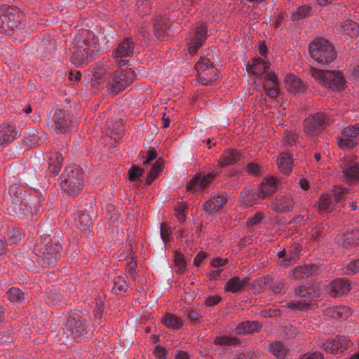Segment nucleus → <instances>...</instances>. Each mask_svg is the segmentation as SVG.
Wrapping results in <instances>:
<instances>
[{
    "instance_id": "obj_1",
    "label": "nucleus",
    "mask_w": 359,
    "mask_h": 359,
    "mask_svg": "<svg viewBox=\"0 0 359 359\" xmlns=\"http://www.w3.org/2000/svg\"><path fill=\"white\" fill-rule=\"evenodd\" d=\"M97 50V44L92 32L79 35L72 43V62L75 65L88 63Z\"/></svg>"
},
{
    "instance_id": "obj_2",
    "label": "nucleus",
    "mask_w": 359,
    "mask_h": 359,
    "mask_svg": "<svg viewBox=\"0 0 359 359\" xmlns=\"http://www.w3.org/2000/svg\"><path fill=\"white\" fill-rule=\"evenodd\" d=\"M61 245L58 238L53 237L47 240L44 238L36 245L38 262L44 267H53L60 257Z\"/></svg>"
},
{
    "instance_id": "obj_3",
    "label": "nucleus",
    "mask_w": 359,
    "mask_h": 359,
    "mask_svg": "<svg viewBox=\"0 0 359 359\" xmlns=\"http://www.w3.org/2000/svg\"><path fill=\"white\" fill-rule=\"evenodd\" d=\"M85 182V175L77 165L65 168L61 176V187L68 194L76 196L82 190Z\"/></svg>"
},
{
    "instance_id": "obj_4",
    "label": "nucleus",
    "mask_w": 359,
    "mask_h": 359,
    "mask_svg": "<svg viewBox=\"0 0 359 359\" xmlns=\"http://www.w3.org/2000/svg\"><path fill=\"white\" fill-rule=\"evenodd\" d=\"M309 72L317 83L327 89L339 91L345 88V79L339 72L320 70L310 67Z\"/></svg>"
},
{
    "instance_id": "obj_5",
    "label": "nucleus",
    "mask_w": 359,
    "mask_h": 359,
    "mask_svg": "<svg viewBox=\"0 0 359 359\" xmlns=\"http://www.w3.org/2000/svg\"><path fill=\"white\" fill-rule=\"evenodd\" d=\"M309 51L312 59L323 65L333 62L337 57L334 46L323 38L314 39L309 45Z\"/></svg>"
},
{
    "instance_id": "obj_6",
    "label": "nucleus",
    "mask_w": 359,
    "mask_h": 359,
    "mask_svg": "<svg viewBox=\"0 0 359 359\" xmlns=\"http://www.w3.org/2000/svg\"><path fill=\"white\" fill-rule=\"evenodd\" d=\"M66 330L70 333L71 339L83 340L90 337L93 332L88 320L77 312L72 313L66 321Z\"/></svg>"
},
{
    "instance_id": "obj_7",
    "label": "nucleus",
    "mask_w": 359,
    "mask_h": 359,
    "mask_svg": "<svg viewBox=\"0 0 359 359\" xmlns=\"http://www.w3.org/2000/svg\"><path fill=\"white\" fill-rule=\"evenodd\" d=\"M22 27L19 8L9 6L0 7V33L9 34Z\"/></svg>"
},
{
    "instance_id": "obj_8",
    "label": "nucleus",
    "mask_w": 359,
    "mask_h": 359,
    "mask_svg": "<svg viewBox=\"0 0 359 359\" xmlns=\"http://www.w3.org/2000/svg\"><path fill=\"white\" fill-rule=\"evenodd\" d=\"M135 79V73L132 69H119L113 73L109 83L107 91L112 95H116L131 84Z\"/></svg>"
},
{
    "instance_id": "obj_9",
    "label": "nucleus",
    "mask_w": 359,
    "mask_h": 359,
    "mask_svg": "<svg viewBox=\"0 0 359 359\" xmlns=\"http://www.w3.org/2000/svg\"><path fill=\"white\" fill-rule=\"evenodd\" d=\"M197 72V81L202 85H208L217 79V69L215 68L209 59L202 57L195 65Z\"/></svg>"
},
{
    "instance_id": "obj_10",
    "label": "nucleus",
    "mask_w": 359,
    "mask_h": 359,
    "mask_svg": "<svg viewBox=\"0 0 359 359\" xmlns=\"http://www.w3.org/2000/svg\"><path fill=\"white\" fill-rule=\"evenodd\" d=\"M134 48V42L129 39H124L117 44L113 50L112 57L118 67H121L127 65V58L133 55Z\"/></svg>"
},
{
    "instance_id": "obj_11",
    "label": "nucleus",
    "mask_w": 359,
    "mask_h": 359,
    "mask_svg": "<svg viewBox=\"0 0 359 359\" xmlns=\"http://www.w3.org/2000/svg\"><path fill=\"white\" fill-rule=\"evenodd\" d=\"M341 137L337 138V143L340 148L352 149L358 144L359 136V123L348 125L341 130Z\"/></svg>"
},
{
    "instance_id": "obj_12",
    "label": "nucleus",
    "mask_w": 359,
    "mask_h": 359,
    "mask_svg": "<svg viewBox=\"0 0 359 359\" xmlns=\"http://www.w3.org/2000/svg\"><path fill=\"white\" fill-rule=\"evenodd\" d=\"M207 39V29L203 24H196L189 33L188 39L190 44L187 48L190 55H194Z\"/></svg>"
},
{
    "instance_id": "obj_13",
    "label": "nucleus",
    "mask_w": 359,
    "mask_h": 359,
    "mask_svg": "<svg viewBox=\"0 0 359 359\" xmlns=\"http://www.w3.org/2000/svg\"><path fill=\"white\" fill-rule=\"evenodd\" d=\"M328 124V119L323 112H318L306 118L304 121L305 133L309 135H315L318 130L325 128Z\"/></svg>"
},
{
    "instance_id": "obj_14",
    "label": "nucleus",
    "mask_w": 359,
    "mask_h": 359,
    "mask_svg": "<svg viewBox=\"0 0 359 359\" xmlns=\"http://www.w3.org/2000/svg\"><path fill=\"white\" fill-rule=\"evenodd\" d=\"M217 171L213 170L208 174L198 173L190 180L187 189L190 191H196L208 187L212 182L213 178L218 175Z\"/></svg>"
},
{
    "instance_id": "obj_15",
    "label": "nucleus",
    "mask_w": 359,
    "mask_h": 359,
    "mask_svg": "<svg viewBox=\"0 0 359 359\" xmlns=\"http://www.w3.org/2000/svg\"><path fill=\"white\" fill-rule=\"evenodd\" d=\"M326 352L332 354L343 353L352 346L351 341L344 337L327 339L322 345H320Z\"/></svg>"
},
{
    "instance_id": "obj_16",
    "label": "nucleus",
    "mask_w": 359,
    "mask_h": 359,
    "mask_svg": "<svg viewBox=\"0 0 359 359\" xmlns=\"http://www.w3.org/2000/svg\"><path fill=\"white\" fill-rule=\"evenodd\" d=\"M20 130L11 123L0 124V148L6 147L20 136Z\"/></svg>"
},
{
    "instance_id": "obj_17",
    "label": "nucleus",
    "mask_w": 359,
    "mask_h": 359,
    "mask_svg": "<svg viewBox=\"0 0 359 359\" xmlns=\"http://www.w3.org/2000/svg\"><path fill=\"white\" fill-rule=\"evenodd\" d=\"M270 66L271 64L268 60L262 57H254L248 62L246 68L249 73L266 77L267 73L271 72Z\"/></svg>"
},
{
    "instance_id": "obj_18",
    "label": "nucleus",
    "mask_w": 359,
    "mask_h": 359,
    "mask_svg": "<svg viewBox=\"0 0 359 359\" xmlns=\"http://www.w3.org/2000/svg\"><path fill=\"white\" fill-rule=\"evenodd\" d=\"M71 120L63 110L57 111L53 117L52 128L57 133H65L70 128Z\"/></svg>"
},
{
    "instance_id": "obj_19",
    "label": "nucleus",
    "mask_w": 359,
    "mask_h": 359,
    "mask_svg": "<svg viewBox=\"0 0 359 359\" xmlns=\"http://www.w3.org/2000/svg\"><path fill=\"white\" fill-rule=\"evenodd\" d=\"M227 203V196L225 193H217L204 203L203 210L206 212H217L220 210Z\"/></svg>"
},
{
    "instance_id": "obj_20",
    "label": "nucleus",
    "mask_w": 359,
    "mask_h": 359,
    "mask_svg": "<svg viewBox=\"0 0 359 359\" xmlns=\"http://www.w3.org/2000/svg\"><path fill=\"white\" fill-rule=\"evenodd\" d=\"M327 292L332 297H337L350 291V283L344 279H336L326 285Z\"/></svg>"
},
{
    "instance_id": "obj_21",
    "label": "nucleus",
    "mask_w": 359,
    "mask_h": 359,
    "mask_svg": "<svg viewBox=\"0 0 359 359\" xmlns=\"http://www.w3.org/2000/svg\"><path fill=\"white\" fill-rule=\"evenodd\" d=\"M8 212L11 215L22 218L29 214L27 204L19 198H13L8 206Z\"/></svg>"
},
{
    "instance_id": "obj_22",
    "label": "nucleus",
    "mask_w": 359,
    "mask_h": 359,
    "mask_svg": "<svg viewBox=\"0 0 359 359\" xmlns=\"http://www.w3.org/2000/svg\"><path fill=\"white\" fill-rule=\"evenodd\" d=\"M294 205L292 196L288 194L276 197L271 204V208L276 212H287L291 210Z\"/></svg>"
},
{
    "instance_id": "obj_23",
    "label": "nucleus",
    "mask_w": 359,
    "mask_h": 359,
    "mask_svg": "<svg viewBox=\"0 0 359 359\" xmlns=\"http://www.w3.org/2000/svg\"><path fill=\"white\" fill-rule=\"evenodd\" d=\"M324 313L329 318L344 320L351 315L352 311L345 306H337L325 309Z\"/></svg>"
},
{
    "instance_id": "obj_24",
    "label": "nucleus",
    "mask_w": 359,
    "mask_h": 359,
    "mask_svg": "<svg viewBox=\"0 0 359 359\" xmlns=\"http://www.w3.org/2000/svg\"><path fill=\"white\" fill-rule=\"evenodd\" d=\"M285 81V87L290 93L296 94L304 93L306 89V85L295 75H287Z\"/></svg>"
},
{
    "instance_id": "obj_25",
    "label": "nucleus",
    "mask_w": 359,
    "mask_h": 359,
    "mask_svg": "<svg viewBox=\"0 0 359 359\" xmlns=\"http://www.w3.org/2000/svg\"><path fill=\"white\" fill-rule=\"evenodd\" d=\"M75 223L76 227L83 232L86 237L90 235L93 222L89 214L85 212L78 213L75 218Z\"/></svg>"
},
{
    "instance_id": "obj_26",
    "label": "nucleus",
    "mask_w": 359,
    "mask_h": 359,
    "mask_svg": "<svg viewBox=\"0 0 359 359\" xmlns=\"http://www.w3.org/2000/svg\"><path fill=\"white\" fill-rule=\"evenodd\" d=\"M266 81L263 84L265 93L271 97H275L278 93V81L276 74L269 72L266 74Z\"/></svg>"
},
{
    "instance_id": "obj_27",
    "label": "nucleus",
    "mask_w": 359,
    "mask_h": 359,
    "mask_svg": "<svg viewBox=\"0 0 359 359\" xmlns=\"http://www.w3.org/2000/svg\"><path fill=\"white\" fill-rule=\"evenodd\" d=\"M241 159V154L233 149H227L224 151L220 156L218 164L221 168L234 164Z\"/></svg>"
},
{
    "instance_id": "obj_28",
    "label": "nucleus",
    "mask_w": 359,
    "mask_h": 359,
    "mask_svg": "<svg viewBox=\"0 0 359 359\" xmlns=\"http://www.w3.org/2000/svg\"><path fill=\"white\" fill-rule=\"evenodd\" d=\"M278 189L277 182L273 177H266L260 184L258 189V196L263 198Z\"/></svg>"
},
{
    "instance_id": "obj_29",
    "label": "nucleus",
    "mask_w": 359,
    "mask_h": 359,
    "mask_svg": "<svg viewBox=\"0 0 359 359\" xmlns=\"http://www.w3.org/2000/svg\"><path fill=\"white\" fill-rule=\"evenodd\" d=\"M293 158L289 152H282L277 158V165L284 175H289L292 170Z\"/></svg>"
},
{
    "instance_id": "obj_30",
    "label": "nucleus",
    "mask_w": 359,
    "mask_h": 359,
    "mask_svg": "<svg viewBox=\"0 0 359 359\" xmlns=\"http://www.w3.org/2000/svg\"><path fill=\"white\" fill-rule=\"evenodd\" d=\"M269 351L278 359H287L290 356V349L280 341H273L269 345Z\"/></svg>"
},
{
    "instance_id": "obj_31",
    "label": "nucleus",
    "mask_w": 359,
    "mask_h": 359,
    "mask_svg": "<svg viewBox=\"0 0 359 359\" xmlns=\"http://www.w3.org/2000/svg\"><path fill=\"white\" fill-rule=\"evenodd\" d=\"M109 136L115 141L118 140L123 134V123L121 120L109 119L107 121Z\"/></svg>"
},
{
    "instance_id": "obj_32",
    "label": "nucleus",
    "mask_w": 359,
    "mask_h": 359,
    "mask_svg": "<svg viewBox=\"0 0 359 359\" xmlns=\"http://www.w3.org/2000/svg\"><path fill=\"white\" fill-rule=\"evenodd\" d=\"M340 29L343 34L351 38H355L359 35V25L353 20H346L342 22Z\"/></svg>"
},
{
    "instance_id": "obj_33",
    "label": "nucleus",
    "mask_w": 359,
    "mask_h": 359,
    "mask_svg": "<svg viewBox=\"0 0 359 359\" xmlns=\"http://www.w3.org/2000/svg\"><path fill=\"white\" fill-rule=\"evenodd\" d=\"M343 177L348 183L359 181V164L353 163L344 168Z\"/></svg>"
},
{
    "instance_id": "obj_34",
    "label": "nucleus",
    "mask_w": 359,
    "mask_h": 359,
    "mask_svg": "<svg viewBox=\"0 0 359 359\" xmlns=\"http://www.w3.org/2000/svg\"><path fill=\"white\" fill-rule=\"evenodd\" d=\"M240 198L241 202L243 203L245 205L252 206L254 204H255L256 201L258 198H263L258 196V189L256 191L250 188H247L241 193Z\"/></svg>"
},
{
    "instance_id": "obj_35",
    "label": "nucleus",
    "mask_w": 359,
    "mask_h": 359,
    "mask_svg": "<svg viewBox=\"0 0 359 359\" xmlns=\"http://www.w3.org/2000/svg\"><path fill=\"white\" fill-rule=\"evenodd\" d=\"M63 160L62 154L57 152L51 153L48 158L50 172L54 175H57L62 166Z\"/></svg>"
},
{
    "instance_id": "obj_36",
    "label": "nucleus",
    "mask_w": 359,
    "mask_h": 359,
    "mask_svg": "<svg viewBox=\"0 0 359 359\" xmlns=\"http://www.w3.org/2000/svg\"><path fill=\"white\" fill-rule=\"evenodd\" d=\"M259 328V324L257 321H245L239 323L235 331L238 334H246L257 332Z\"/></svg>"
},
{
    "instance_id": "obj_37",
    "label": "nucleus",
    "mask_w": 359,
    "mask_h": 359,
    "mask_svg": "<svg viewBox=\"0 0 359 359\" xmlns=\"http://www.w3.org/2000/svg\"><path fill=\"white\" fill-rule=\"evenodd\" d=\"M294 294L299 299L307 300L311 304V302L315 297V290L312 287L299 285L294 288Z\"/></svg>"
},
{
    "instance_id": "obj_38",
    "label": "nucleus",
    "mask_w": 359,
    "mask_h": 359,
    "mask_svg": "<svg viewBox=\"0 0 359 359\" xmlns=\"http://www.w3.org/2000/svg\"><path fill=\"white\" fill-rule=\"evenodd\" d=\"M161 321L165 327L172 330H178L183 325L181 318L172 313H165Z\"/></svg>"
},
{
    "instance_id": "obj_39",
    "label": "nucleus",
    "mask_w": 359,
    "mask_h": 359,
    "mask_svg": "<svg viewBox=\"0 0 359 359\" xmlns=\"http://www.w3.org/2000/svg\"><path fill=\"white\" fill-rule=\"evenodd\" d=\"M247 280V278L241 279L238 277H233L226 283L225 290L233 293L236 292L245 285Z\"/></svg>"
},
{
    "instance_id": "obj_40",
    "label": "nucleus",
    "mask_w": 359,
    "mask_h": 359,
    "mask_svg": "<svg viewBox=\"0 0 359 359\" xmlns=\"http://www.w3.org/2000/svg\"><path fill=\"white\" fill-rule=\"evenodd\" d=\"M318 210L322 213H330L334 208V203L328 194L322 195L318 202Z\"/></svg>"
},
{
    "instance_id": "obj_41",
    "label": "nucleus",
    "mask_w": 359,
    "mask_h": 359,
    "mask_svg": "<svg viewBox=\"0 0 359 359\" xmlns=\"http://www.w3.org/2000/svg\"><path fill=\"white\" fill-rule=\"evenodd\" d=\"M46 302L51 306L56 308L63 307L66 304V302L63 299L60 294L50 292L46 294Z\"/></svg>"
},
{
    "instance_id": "obj_42",
    "label": "nucleus",
    "mask_w": 359,
    "mask_h": 359,
    "mask_svg": "<svg viewBox=\"0 0 359 359\" xmlns=\"http://www.w3.org/2000/svg\"><path fill=\"white\" fill-rule=\"evenodd\" d=\"M128 289V285L125 275H119L114 279V287L111 289L113 293L118 294L121 292H126Z\"/></svg>"
},
{
    "instance_id": "obj_43",
    "label": "nucleus",
    "mask_w": 359,
    "mask_h": 359,
    "mask_svg": "<svg viewBox=\"0 0 359 359\" xmlns=\"http://www.w3.org/2000/svg\"><path fill=\"white\" fill-rule=\"evenodd\" d=\"M6 295L8 299L13 304H20L26 298V294L23 292L20 288L13 287L10 288Z\"/></svg>"
},
{
    "instance_id": "obj_44",
    "label": "nucleus",
    "mask_w": 359,
    "mask_h": 359,
    "mask_svg": "<svg viewBox=\"0 0 359 359\" xmlns=\"http://www.w3.org/2000/svg\"><path fill=\"white\" fill-rule=\"evenodd\" d=\"M57 326H51V332H56L54 335V341L61 345L65 344L68 339L71 338L70 333L66 330V327L62 330H59V332L57 331Z\"/></svg>"
},
{
    "instance_id": "obj_45",
    "label": "nucleus",
    "mask_w": 359,
    "mask_h": 359,
    "mask_svg": "<svg viewBox=\"0 0 359 359\" xmlns=\"http://www.w3.org/2000/svg\"><path fill=\"white\" fill-rule=\"evenodd\" d=\"M312 13V8L309 6H302L297 8L295 12L292 13V20L293 21L298 20L301 18H304L307 16H309Z\"/></svg>"
},
{
    "instance_id": "obj_46",
    "label": "nucleus",
    "mask_w": 359,
    "mask_h": 359,
    "mask_svg": "<svg viewBox=\"0 0 359 359\" xmlns=\"http://www.w3.org/2000/svg\"><path fill=\"white\" fill-rule=\"evenodd\" d=\"M163 166V161L161 158L157 159L149 171V176L147 179V183L150 184L154 179L158 177L159 172L162 170Z\"/></svg>"
},
{
    "instance_id": "obj_47",
    "label": "nucleus",
    "mask_w": 359,
    "mask_h": 359,
    "mask_svg": "<svg viewBox=\"0 0 359 359\" xmlns=\"http://www.w3.org/2000/svg\"><path fill=\"white\" fill-rule=\"evenodd\" d=\"M7 236L9 242L13 245H16L22 240V233L19 229L11 227L8 229Z\"/></svg>"
},
{
    "instance_id": "obj_48",
    "label": "nucleus",
    "mask_w": 359,
    "mask_h": 359,
    "mask_svg": "<svg viewBox=\"0 0 359 359\" xmlns=\"http://www.w3.org/2000/svg\"><path fill=\"white\" fill-rule=\"evenodd\" d=\"M313 273V267L311 266H300L294 269L293 276L295 278H304L309 276Z\"/></svg>"
},
{
    "instance_id": "obj_49",
    "label": "nucleus",
    "mask_w": 359,
    "mask_h": 359,
    "mask_svg": "<svg viewBox=\"0 0 359 359\" xmlns=\"http://www.w3.org/2000/svg\"><path fill=\"white\" fill-rule=\"evenodd\" d=\"M311 306V304L307 300L297 299L286 303L287 308L292 309L294 311H300L305 309Z\"/></svg>"
},
{
    "instance_id": "obj_50",
    "label": "nucleus",
    "mask_w": 359,
    "mask_h": 359,
    "mask_svg": "<svg viewBox=\"0 0 359 359\" xmlns=\"http://www.w3.org/2000/svg\"><path fill=\"white\" fill-rule=\"evenodd\" d=\"M137 12L141 15H147L151 10L149 0H140L137 2Z\"/></svg>"
},
{
    "instance_id": "obj_51",
    "label": "nucleus",
    "mask_w": 359,
    "mask_h": 359,
    "mask_svg": "<svg viewBox=\"0 0 359 359\" xmlns=\"http://www.w3.org/2000/svg\"><path fill=\"white\" fill-rule=\"evenodd\" d=\"M215 343L217 345H233L238 343V339L235 337H230L229 336H219L217 337L215 339Z\"/></svg>"
},
{
    "instance_id": "obj_52",
    "label": "nucleus",
    "mask_w": 359,
    "mask_h": 359,
    "mask_svg": "<svg viewBox=\"0 0 359 359\" xmlns=\"http://www.w3.org/2000/svg\"><path fill=\"white\" fill-rule=\"evenodd\" d=\"M42 202L43 199L39 198L37 201L31 200L28 203H26L29 209V213L32 215H36L40 210Z\"/></svg>"
},
{
    "instance_id": "obj_53",
    "label": "nucleus",
    "mask_w": 359,
    "mask_h": 359,
    "mask_svg": "<svg viewBox=\"0 0 359 359\" xmlns=\"http://www.w3.org/2000/svg\"><path fill=\"white\" fill-rule=\"evenodd\" d=\"M161 236L164 243H166L172 238V230L165 223L161 224Z\"/></svg>"
},
{
    "instance_id": "obj_54",
    "label": "nucleus",
    "mask_w": 359,
    "mask_h": 359,
    "mask_svg": "<svg viewBox=\"0 0 359 359\" xmlns=\"http://www.w3.org/2000/svg\"><path fill=\"white\" fill-rule=\"evenodd\" d=\"M283 334L288 339H294L299 336L300 332L296 327L288 325L284 327Z\"/></svg>"
},
{
    "instance_id": "obj_55",
    "label": "nucleus",
    "mask_w": 359,
    "mask_h": 359,
    "mask_svg": "<svg viewBox=\"0 0 359 359\" xmlns=\"http://www.w3.org/2000/svg\"><path fill=\"white\" fill-rule=\"evenodd\" d=\"M174 261L175 265L178 267V271L180 273H182L185 271L186 262L183 255L179 252L175 253Z\"/></svg>"
},
{
    "instance_id": "obj_56",
    "label": "nucleus",
    "mask_w": 359,
    "mask_h": 359,
    "mask_svg": "<svg viewBox=\"0 0 359 359\" xmlns=\"http://www.w3.org/2000/svg\"><path fill=\"white\" fill-rule=\"evenodd\" d=\"M142 173L143 170L141 168L133 165L128 171L129 180L132 182L138 181Z\"/></svg>"
},
{
    "instance_id": "obj_57",
    "label": "nucleus",
    "mask_w": 359,
    "mask_h": 359,
    "mask_svg": "<svg viewBox=\"0 0 359 359\" xmlns=\"http://www.w3.org/2000/svg\"><path fill=\"white\" fill-rule=\"evenodd\" d=\"M347 189L341 186H334L332 190L335 203H339L344 195L347 193Z\"/></svg>"
},
{
    "instance_id": "obj_58",
    "label": "nucleus",
    "mask_w": 359,
    "mask_h": 359,
    "mask_svg": "<svg viewBox=\"0 0 359 359\" xmlns=\"http://www.w3.org/2000/svg\"><path fill=\"white\" fill-rule=\"evenodd\" d=\"M187 205L184 204H179L175 208V216L180 222H184L186 219L185 210Z\"/></svg>"
},
{
    "instance_id": "obj_59",
    "label": "nucleus",
    "mask_w": 359,
    "mask_h": 359,
    "mask_svg": "<svg viewBox=\"0 0 359 359\" xmlns=\"http://www.w3.org/2000/svg\"><path fill=\"white\" fill-rule=\"evenodd\" d=\"M345 273L348 275L359 273V259L351 262L346 267Z\"/></svg>"
},
{
    "instance_id": "obj_60",
    "label": "nucleus",
    "mask_w": 359,
    "mask_h": 359,
    "mask_svg": "<svg viewBox=\"0 0 359 359\" xmlns=\"http://www.w3.org/2000/svg\"><path fill=\"white\" fill-rule=\"evenodd\" d=\"M294 135L290 132L285 133L283 137L282 142L285 146H292L295 143Z\"/></svg>"
},
{
    "instance_id": "obj_61",
    "label": "nucleus",
    "mask_w": 359,
    "mask_h": 359,
    "mask_svg": "<svg viewBox=\"0 0 359 359\" xmlns=\"http://www.w3.org/2000/svg\"><path fill=\"white\" fill-rule=\"evenodd\" d=\"M299 359H324L323 354L319 351L309 352L299 356Z\"/></svg>"
},
{
    "instance_id": "obj_62",
    "label": "nucleus",
    "mask_w": 359,
    "mask_h": 359,
    "mask_svg": "<svg viewBox=\"0 0 359 359\" xmlns=\"http://www.w3.org/2000/svg\"><path fill=\"white\" fill-rule=\"evenodd\" d=\"M263 219L262 212H257L254 216L249 217L247 220V224L249 226L257 225Z\"/></svg>"
},
{
    "instance_id": "obj_63",
    "label": "nucleus",
    "mask_w": 359,
    "mask_h": 359,
    "mask_svg": "<svg viewBox=\"0 0 359 359\" xmlns=\"http://www.w3.org/2000/svg\"><path fill=\"white\" fill-rule=\"evenodd\" d=\"M221 301V297L219 295L208 296L205 298V304L207 306H212L216 305Z\"/></svg>"
},
{
    "instance_id": "obj_64",
    "label": "nucleus",
    "mask_w": 359,
    "mask_h": 359,
    "mask_svg": "<svg viewBox=\"0 0 359 359\" xmlns=\"http://www.w3.org/2000/svg\"><path fill=\"white\" fill-rule=\"evenodd\" d=\"M154 354L158 359H165L166 358L165 349L159 346L155 347Z\"/></svg>"
}]
</instances>
